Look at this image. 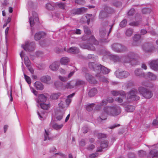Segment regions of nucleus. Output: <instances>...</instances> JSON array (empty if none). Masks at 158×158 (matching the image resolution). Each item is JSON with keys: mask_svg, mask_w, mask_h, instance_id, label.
Instances as JSON below:
<instances>
[{"mask_svg": "<svg viewBox=\"0 0 158 158\" xmlns=\"http://www.w3.org/2000/svg\"><path fill=\"white\" fill-rule=\"evenodd\" d=\"M112 26L108 25L107 22L103 23L100 30V40L102 43H107L109 40L108 36L111 31Z\"/></svg>", "mask_w": 158, "mask_h": 158, "instance_id": "1", "label": "nucleus"}, {"mask_svg": "<svg viewBox=\"0 0 158 158\" xmlns=\"http://www.w3.org/2000/svg\"><path fill=\"white\" fill-rule=\"evenodd\" d=\"M89 67L94 71L97 73L99 74L102 72L105 74H107L110 70L105 66L101 65L96 64L94 62H90L89 63Z\"/></svg>", "mask_w": 158, "mask_h": 158, "instance_id": "2", "label": "nucleus"}, {"mask_svg": "<svg viewBox=\"0 0 158 158\" xmlns=\"http://www.w3.org/2000/svg\"><path fill=\"white\" fill-rule=\"evenodd\" d=\"M98 44V41L93 35H92L88 40V43L87 44H83L82 46L84 48L94 51L95 50V48L93 45H97Z\"/></svg>", "mask_w": 158, "mask_h": 158, "instance_id": "3", "label": "nucleus"}, {"mask_svg": "<svg viewBox=\"0 0 158 158\" xmlns=\"http://www.w3.org/2000/svg\"><path fill=\"white\" fill-rule=\"evenodd\" d=\"M138 90L140 94L146 99H150L152 96L153 94L152 91L143 87H139Z\"/></svg>", "mask_w": 158, "mask_h": 158, "instance_id": "4", "label": "nucleus"}, {"mask_svg": "<svg viewBox=\"0 0 158 158\" xmlns=\"http://www.w3.org/2000/svg\"><path fill=\"white\" fill-rule=\"evenodd\" d=\"M138 57L137 54L136 53L130 52L125 56L122 57V61L124 63H129L133 60H135Z\"/></svg>", "mask_w": 158, "mask_h": 158, "instance_id": "5", "label": "nucleus"}, {"mask_svg": "<svg viewBox=\"0 0 158 158\" xmlns=\"http://www.w3.org/2000/svg\"><path fill=\"white\" fill-rule=\"evenodd\" d=\"M137 91L135 90H132L127 94V98L128 102L133 101L139 100L140 97L137 95Z\"/></svg>", "mask_w": 158, "mask_h": 158, "instance_id": "6", "label": "nucleus"}, {"mask_svg": "<svg viewBox=\"0 0 158 158\" xmlns=\"http://www.w3.org/2000/svg\"><path fill=\"white\" fill-rule=\"evenodd\" d=\"M141 48L144 52L147 53L152 52L155 49L153 44L149 42H146L143 44Z\"/></svg>", "mask_w": 158, "mask_h": 158, "instance_id": "7", "label": "nucleus"}, {"mask_svg": "<svg viewBox=\"0 0 158 158\" xmlns=\"http://www.w3.org/2000/svg\"><path fill=\"white\" fill-rule=\"evenodd\" d=\"M112 49L114 51L117 52H122L127 50V48L120 44L118 43H114L111 45Z\"/></svg>", "mask_w": 158, "mask_h": 158, "instance_id": "8", "label": "nucleus"}, {"mask_svg": "<svg viewBox=\"0 0 158 158\" xmlns=\"http://www.w3.org/2000/svg\"><path fill=\"white\" fill-rule=\"evenodd\" d=\"M35 46V43L34 42L29 43L28 41L25 42V44L22 45V47L26 51L29 52L33 51Z\"/></svg>", "mask_w": 158, "mask_h": 158, "instance_id": "9", "label": "nucleus"}, {"mask_svg": "<svg viewBox=\"0 0 158 158\" xmlns=\"http://www.w3.org/2000/svg\"><path fill=\"white\" fill-rule=\"evenodd\" d=\"M141 35L139 34L135 35L133 38V42L132 43V45L133 46H138L141 43L140 39Z\"/></svg>", "mask_w": 158, "mask_h": 158, "instance_id": "10", "label": "nucleus"}, {"mask_svg": "<svg viewBox=\"0 0 158 158\" xmlns=\"http://www.w3.org/2000/svg\"><path fill=\"white\" fill-rule=\"evenodd\" d=\"M112 116H117L121 112V108L118 106H112Z\"/></svg>", "mask_w": 158, "mask_h": 158, "instance_id": "11", "label": "nucleus"}, {"mask_svg": "<svg viewBox=\"0 0 158 158\" xmlns=\"http://www.w3.org/2000/svg\"><path fill=\"white\" fill-rule=\"evenodd\" d=\"M111 94L113 96H118V95L124 96L126 95L125 92L123 90H113L111 91Z\"/></svg>", "mask_w": 158, "mask_h": 158, "instance_id": "12", "label": "nucleus"}, {"mask_svg": "<svg viewBox=\"0 0 158 158\" xmlns=\"http://www.w3.org/2000/svg\"><path fill=\"white\" fill-rule=\"evenodd\" d=\"M149 64L151 68L153 70H158V59L152 60L150 62Z\"/></svg>", "mask_w": 158, "mask_h": 158, "instance_id": "13", "label": "nucleus"}, {"mask_svg": "<svg viewBox=\"0 0 158 158\" xmlns=\"http://www.w3.org/2000/svg\"><path fill=\"white\" fill-rule=\"evenodd\" d=\"M46 33L43 31H40L36 33L35 35V40H39L41 38L45 37Z\"/></svg>", "mask_w": 158, "mask_h": 158, "instance_id": "14", "label": "nucleus"}, {"mask_svg": "<svg viewBox=\"0 0 158 158\" xmlns=\"http://www.w3.org/2000/svg\"><path fill=\"white\" fill-rule=\"evenodd\" d=\"M108 142L107 141L104 140L101 142L100 148H97V152H101L102 149L107 148L108 146Z\"/></svg>", "mask_w": 158, "mask_h": 158, "instance_id": "15", "label": "nucleus"}, {"mask_svg": "<svg viewBox=\"0 0 158 158\" xmlns=\"http://www.w3.org/2000/svg\"><path fill=\"white\" fill-rule=\"evenodd\" d=\"M112 106H106L103 108V111L106 115H108L112 116Z\"/></svg>", "mask_w": 158, "mask_h": 158, "instance_id": "16", "label": "nucleus"}, {"mask_svg": "<svg viewBox=\"0 0 158 158\" xmlns=\"http://www.w3.org/2000/svg\"><path fill=\"white\" fill-rule=\"evenodd\" d=\"M97 93L98 90L97 89L95 88H93L89 90L88 95L89 97H92L95 96Z\"/></svg>", "mask_w": 158, "mask_h": 158, "instance_id": "17", "label": "nucleus"}, {"mask_svg": "<svg viewBox=\"0 0 158 158\" xmlns=\"http://www.w3.org/2000/svg\"><path fill=\"white\" fill-rule=\"evenodd\" d=\"M47 99V97L44 94H40L39 95L38 99L36 100V102L39 104L41 102H44L46 101Z\"/></svg>", "mask_w": 158, "mask_h": 158, "instance_id": "18", "label": "nucleus"}, {"mask_svg": "<svg viewBox=\"0 0 158 158\" xmlns=\"http://www.w3.org/2000/svg\"><path fill=\"white\" fill-rule=\"evenodd\" d=\"M85 77L86 80L90 83H96L94 77L89 73H86L85 75Z\"/></svg>", "mask_w": 158, "mask_h": 158, "instance_id": "19", "label": "nucleus"}, {"mask_svg": "<svg viewBox=\"0 0 158 158\" xmlns=\"http://www.w3.org/2000/svg\"><path fill=\"white\" fill-rule=\"evenodd\" d=\"M130 75L129 73L127 71H123L119 73L118 77L120 78H126Z\"/></svg>", "mask_w": 158, "mask_h": 158, "instance_id": "20", "label": "nucleus"}, {"mask_svg": "<svg viewBox=\"0 0 158 158\" xmlns=\"http://www.w3.org/2000/svg\"><path fill=\"white\" fill-rule=\"evenodd\" d=\"M110 58L114 62H119L121 60L122 61V57L121 58L117 55H111L110 56Z\"/></svg>", "mask_w": 158, "mask_h": 158, "instance_id": "21", "label": "nucleus"}, {"mask_svg": "<svg viewBox=\"0 0 158 158\" xmlns=\"http://www.w3.org/2000/svg\"><path fill=\"white\" fill-rule=\"evenodd\" d=\"M34 86L38 90H42L44 88L43 84L39 81H36L34 84Z\"/></svg>", "mask_w": 158, "mask_h": 158, "instance_id": "22", "label": "nucleus"}, {"mask_svg": "<svg viewBox=\"0 0 158 158\" xmlns=\"http://www.w3.org/2000/svg\"><path fill=\"white\" fill-rule=\"evenodd\" d=\"M67 51L70 53L77 54L79 52V49L77 47H73L70 48Z\"/></svg>", "mask_w": 158, "mask_h": 158, "instance_id": "23", "label": "nucleus"}, {"mask_svg": "<svg viewBox=\"0 0 158 158\" xmlns=\"http://www.w3.org/2000/svg\"><path fill=\"white\" fill-rule=\"evenodd\" d=\"M59 63L57 62H53L50 66V68L52 71L57 70L59 67Z\"/></svg>", "mask_w": 158, "mask_h": 158, "instance_id": "24", "label": "nucleus"}, {"mask_svg": "<svg viewBox=\"0 0 158 158\" xmlns=\"http://www.w3.org/2000/svg\"><path fill=\"white\" fill-rule=\"evenodd\" d=\"M103 9L105 11L109 14H112L114 12V10L112 8L106 5H104Z\"/></svg>", "mask_w": 158, "mask_h": 158, "instance_id": "25", "label": "nucleus"}, {"mask_svg": "<svg viewBox=\"0 0 158 158\" xmlns=\"http://www.w3.org/2000/svg\"><path fill=\"white\" fill-rule=\"evenodd\" d=\"M65 89H73L75 87V85L74 84V81H71L67 82L65 85Z\"/></svg>", "mask_w": 158, "mask_h": 158, "instance_id": "26", "label": "nucleus"}, {"mask_svg": "<svg viewBox=\"0 0 158 158\" xmlns=\"http://www.w3.org/2000/svg\"><path fill=\"white\" fill-rule=\"evenodd\" d=\"M135 74L136 76L139 77H142L144 76V73L141 69H137L134 71Z\"/></svg>", "mask_w": 158, "mask_h": 158, "instance_id": "27", "label": "nucleus"}, {"mask_svg": "<svg viewBox=\"0 0 158 158\" xmlns=\"http://www.w3.org/2000/svg\"><path fill=\"white\" fill-rule=\"evenodd\" d=\"M40 80L43 82L48 84L49 81L51 80V77L48 75L44 76L41 77Z\"/></svg>", "mask_w": 158, "mask_h": 158, "instance_id": "28", "label": "nucleus"}, {"mask_svg": "<svg viewBox=\"0 0 158 158\" xmlns=\"http://www.w3.org/2000/svg\"><path fill=\"white\" fill-rule=\"evenodd\" d=\"M108 14L105 11L104 9H103V10H101L100 13L99 18L100 19H103L106 18L107 17Z\"/></svg>", "mask_w": 158, "mask_h": 158, "instance_id": "29", "label": "nucleus"}, {"mask_svg": "<svg viewBox=\"0 0 158 158\" xmlns=\"http://www.w3.org/2000/svg\"><path fill=\"white\" fill-rule=\"evenodd\" d=\"M45 134H44V141H45L47 140H53V137H49V135L50 134V132L48 131H47L46 130H45Z\"/></svg>", "mask_w": 158, "mask_h": 158, "instance_id": "30", "label": "nucleus"}, {"mask_svg": "<svg viewBox=\"0 0 158 158\" xmlns=\"http://www.w3.org/2000/svg\"><path fill=\"white\" fill-rule=\"evenodd\" d=\"M96 76L98 77V79L101 81L103 82L108 83V81L107 78L101 75H96Z\"/></svg>", "mask_w": 158, "mask_h": 158, "instance_id": "31", "label": "nucleus"}, {"mask_svg": "<svg viewBox=\"0 0 158 158\" xmlns=\"http://www.w3.org/2000/svg\"><path fill=\"white\" fill-rule=\"evenodd\" d=\"M86 10V8L84 7H81L77 9L76 10L75 14H80L84 13Z\"/></svg>", "mask_w": 158, "mask_h": 158, "instance_id": "32", "label": "nucleus"}, {"mask_svg": "<svg viewBox=\"0 0 158 158\" xmlns=\"http://www.w3.org/2000/svg\"><path fill=\"white\" fill-rule=\"evenodd\" d=\"M54 6L53 3H48L46 5V7L48 10H53L54 9Z\"/></svg>", "mask_w": 158, "mask_h": 158, "instance_id": "33", "label": "nucleus"}, {"mask_svg": "<svg viewBox=\"0 0 158 158\" xmlns=\"http://www.w3.org/2000/svg\"><path fill=\"white\" fill-rule=\"evenodd\" d=\"M70 60L68 58L65 57H62L60 60V63L62 64H66Z\"/></svg>", "mask_w": 158, "mask_h": 158, "instance_id": "34", "label": "nucleus"}, {"mask_svg": "<svg viewBox=\"0 0 158 158\" xmlns=\"http://www.w3.org/2000/svg\"><path fill=\"white\" fill-rule=\"evenodd\" d=\"M125 107V110L128 112L133 111L135 109V107L132 105H128Z\"/></svg>", "mask_w": 158, "mask_h": 158, "instance_id": "35", "label": "nucleus"}, {"mask_svg": "<svg viewBox=\"0 0 158 158\" xmlns=\"http://www.w3.org/2000/svg\"><path fill=\"white\" fill-rule=\"evenodd\" d=\"M107 104V102L106 101L103 100L100 103V105H97L95 107L96 110H99L101 108V106L106 105Z\"/></svg>", "mask_w": 158, "mask_h": 158, "instance_id": "36", "label": "nucleus"}, {"mask_svg": "<svg viewBox=\"0 0 158 158\" xmlns=\"http://www.w3.org/2000/svg\"><path fill=\"white\" fill-rule=\"evenodd\" d=\"M148 77L149 79L151 80H155L156 79V75L150 72L148 73Z\"/></svg>", "mask_w": 158, "mask_h": 158, "instance_id": "37", "label": "nucleus"}, {"mask_svg": "<svg viewBox=\"0 0 158 158\" xmlns=\"http://www.w3.org/2000/svg\"><path fill=\"white\" fill-rule=\"evenodd\" d=\"M84 84V82L81 80H77L76 81H74V84L75 85V87L76 86H78L81 85H83Z\"/></svg>", "mask_w": 158, "mask_h": 158, "instance_id": "38", "label": "nucleus"}, {"mask_svg": "<svg viewBox=\"0 0 158 158\" xmlns=\"http://www.w3.org/2000/svg\"><path fill=\"white\" fill-rule=\"evenodd\" d=\"M24 62L25 65L27 67H29L31 65L30 61L27 56H25L24 59Z\"/></svg>", "mask_w": 158, "mask_h": 158, "instance_id": "39", "label": "nucleus"}, {"mask_svg": "<svg viewBox=\"0 0 158 158\" xmlns=\"http://www.w3.org/2000/svg\"><path fill=\"white\" fill-rule=\"evenodd\" d=\"M61 94L60 93L57 94H53L50 96V98L53 100H56L57 99L60 95Z\"/></svg>", "mask_w": 158, "mask_h": 158, "instance_id": "40", "label": "nucleus"}, {"mask_svg": "<svg viewBox=\"0 0 158 158\" xmlns=\"http://www.w3.org/2000/svg\"><path fill=\"white\" fill-rule=\"evenodd\" d=\"M133 32V30L131 28L127 29L126 31L125 34L128 37L131 36Z\"/></svg>", "mask_w": 158, "mask_h": 158, "instance_id": "41", "label": "nucleus"}, {"mask_svg": "<svg viewBox=\"0 0 158 158\" xmlns=\"http://www.w3.org/2000/svg\"><path fill=\"white\" fill-rule=\"evenodd\" d=\"M40 105L41 108L44 110H47L50 106V105L49 104H46L44 103H40Z\"/></svg>", "mask_w": 158, "mask_h": 158, "instance_id": "42", "label": "nucleus"}, {"mask_svg": "<svg viewBox=\"0 0 158 158\" xmlns=\"http://www.w3.org/2000/svg\"><path fill=\"white\" fill-rule=\"evenodd\" d=\"M142 85L146 87L151 88L153 87V85L152 84H149L147 82L143 81L142 82Z\"/></svg>", "mask_w": 158, "mask_h": 158, "instance_id": "43", "label": "nucleus"}, {"mask_svg": "<svg viewBox=\"0 0 158 158\" xmlns=\"http://www.w3.org/2000/svg\"><path fill=\"white\" fill-rule=\"evenodd\" d=\"M63 126V125L62 124L58 125L56 123H55L52 125V127L55 129L58 130L61 128Z\"/></svg>", "mask_w": 158, "mask_h": 158, "instance_id": "44", "label": "nucleus"}, {"mask_svg": "<svg viewBox=\"0 0 158 158\" xmlns=\"http://www.w3.org/2000/svg\"><path fill=\"white\" fill-rule=\"evenodd\" d=\"M150 154L152 155V157L158 156V152L155 150H153L150 151Z\"/></svg>", "mask_w": 158, "mask_h": 158, "instance_id": "45", "label": "nucleus"}, {"mask_svg": "<svg viewBox=\"0 0 158 158\" xmlns=\"http://www.w3.org/2000/svg\"><path fill=\"white\" fill-rule=\"evenodd\" d=\"M84 29L85 33L87 35H89L91 34V31L88 27L86 26H84Z\"/></svg>", "mask_w": 158, "mask_h": 158, "instance_id": "46", "label": "nucleus"}, {"mask_svg": "<svg viewBox=\"0 0 158 158\" xmlns=\"http://www.w3.org/2000/svg\"><path fill=\"white\" fill-rule=\"evenodd\" d=\"M107 137V136L106 134L101 133H98L97 135V137L99 139L103 138H106Z\"/></svg>", "mask_w": 158, "mask_h": 158, "instance_id": "47", "label": "nucleus"}, {"mask_svg": "<svg viewBox=\"0 0 158 158\" xmlns=\"http://www.w3.org/2000/svg\"><path fill=\"white\" fill-rule=\"evenodd\" d=\"M151 11V10L149 8H145L142 10V12L143 14L150 13Z\"/></svg>", "mask_w": 158, "mask_h": 158, "instance_id": "48", "label": "nucleus"}, {"mask_svg": "<svg viewBox=\"0 0 158 158\" xmlns=\"http://www.w3.org/2000/svg\"><path fill=\"white\" fill-rule=\"evenodd\" d=\"M94 105V103H92L87 106L86 107V110L88 111H91L93 110V106Z\"/></svg>", "mask_w": 158, "mask_h": 158, "instance_id": "49", "label": "nucleus"}, {"mask_svg": "<svg viewBox=\"0 0 158 158\" xmlns=\"http://www.w3.org/2000/svg\"><path fill=\"white\" fill-rule=\"evenodd\" d=\"M24 76L25 79L26 81L27 82L28 84H30L31 83V81L30 78L28 76H27L25 73H24Z\"/></svg>", "mask_w": 158, "mask_h": 158, "instance_id": "50", "label": "nucleus"}, {"mask_svg": "<svg viewBox=\"0 0 158 158\" xmlns=\"http://www.w3.org/2000/svg\"><path fill=\"white\" fill-rule=\"evenodd\" d=\"M127 24V21L126 19L123 20L121 22L120 25V26L122 27H125Z\"/></svg>", "mask_w": 158, "mask_h": 158, "instance_id": "51", "label": "nucleus"}, {"mask_svg": "<svg viewBox=\"0 0 158 158\" xmlns=\"http://www.w3.org/2000/svg\"><path fill=\"white\" fill-rule=\"evenodd\" d=\"M129 24L132 26H137L139 24V23L138 21H134L130 23Z\"/></svg>", "mask_w": 158, "mask_h": 158, "instance_id": "52", "label": "nucleus"}, {"mask_svg": "<svg viewBox=\"0 0 158 158\" xmlns=\"http://www.w3.org/2000/svg\"><path fill=\"white\" fill-rule=\"evenodd\" d=\"M75 2L80 5H82L85 3V1L84 0H75Z\"/></svg>", "mask_w": 158, "mask_h": 158, "instance_id": "53", "label": "nucleus"}, {"mask_svg": "<svg viewBox=\"0 0 158 158\" xmlns=\"http://www.w3.org/2000/svg\"><path fill=\"white\" fill-rule=\"evenodd\" d=\"M59 79L63 82H66L69 80L68 78L66 77H62L60 76H59Z\"/></svg>", "mask_w": 158, "mask_h": 158, "instance_id": "54", "label": "nucleus"}, {"mask_svg": "<svg viewBox=\"0 0 158 158\" xmlns=\"http://www.w3.org/2000/svg\"><path fill=\"white\" fill-rule=\"evenodd\" d=\"M135 10L134 9H131L128 13V15L129 16L133 15L135 13Z\"/></svg>", "mask_w": 158, "mask_h": 158, "instance_id": "55", "label": "nucleus"}, {"mask_svg": "<svg viewBox=\"0 0 158 158\" xmlns=\"http://www.w3.org/2000/svg\"><path fill=\"white\" fill-rule=\"evenodd\" d=\"M29 21L31 26L32 27L33 26L34 23L33 18L32 17H30L29 19Z\"/></svg>", "mask_w": 158, "mask_h": 158, "instance_id": "56", "label": "nucleus"}, {"mask_svg": "<svg viewBox=\"0 0 158 158\" xmlns=\"http://www.w3.org/2000/svg\"><path fill=\"white\" fill-rule=\"evenodd\" d=\"M85 142L84 139H82L80 142L79 145L81 147H84L85 145Z\"/></svg>", "mask_w": 158, "mask_h": 158, "instance_id": "57", "label": "nucleus"}, {"mask_svg": "<svg viewBox=\"0 0 158 158\" xmlns=\"http://www.w3.org/2000/svg\"><path fill=\"white\" fill-rule=\"evenodd\" d=\"M57 6L60 9H64L65 5L64 3H60L57 4Z\"/></svg>", "mask_w": 158, "mask_h": 158, "instance_id": "58", "label": "nucleus"}, {"mask_svg": "<svg viewBox=\"0 0 158 158\" xmlns=\"http://www.w3.org/2000/svg\"><path fill=\"white\" fill-rule=\"evenodd\" d=\"M37 113L40 119L41 120L44 119L45 118V117L44 114H41L38 111H37Z\"/></svg>", "mask_w": 158, "mask_h": 158, "instance_id": "59", "label": "nucleus"}, {"mask_svg": "<svg viewBox=\"0 0 158 158\" xmlns=\"http://www.w3.org/2000/svg\"><path fill=\"white\" fill-rule=\"evenodd\" d=\"M64 113H62L60 114L57 115L56 117V119L58 120H60L63 118Z\"/></svg>", "mask_w": 158, "mask_h": 158, "instance_id": "60", "label": "nucleus"}, {"mask_svg": "<svg viewBox=\"0 0 158 158\" xmlns=\"http://www.w3.org/2000/svg\"><path fill=\"white\" fill-rule=\"evenodd\" d=\"M101 116L102 117H99V118H98V121L102 120H105V119H106V115L105 116H104L103 115V114H101Z\"/></svg>", "mask_w": 158, "mask_h": 158, "instance_id": "61", "label": "nucleus"}, {"mask_svg": "<svg viewBox=\"0 0 158 158\" xmlns=\"http://www.w3.org/2000/svg\"><path fill=\"white\" fill-rule=\"evenodd\" d=\"M98 155V154L97 153H93L92 154H91L89 156V158H94L95 157L97 156Z\"/></svg>", "mask_w": 158, "mask_h": 158, "instance_id": "62", "label": "nucleus"}, {"mask_svg": "<svg viewBox=\"0 0 158 158\" xmlns=\"http://www.w3.org/2000/svg\"><path fill=\"white\" fill-rule=\"evenodd\" d=\"M94 148L95 146L93 144H91L88 146L87 149L89 150H92Z\"/></svg>", "mask_w": 158, "mask_h": 158, "instance_id": "63", "label": "nucleus"}, {"mask_svg": "<svg viewBox=\"0 0 158 158\" xmlns=\"http://www.w3.org/2000/svg\"><path fill=\"white\" fill-rule=\"evenodd\" d=\"M128 156L129 158H135V155L133 153H129L128 154Z\"/></svg>", "mask_w": 158, "mask_h": 158, "instance_id": "64", "label": "nucleus"}]
</instances>
